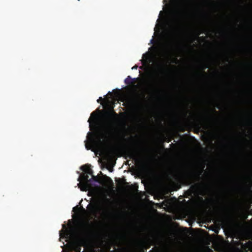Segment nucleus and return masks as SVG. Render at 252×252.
<instances>
[{"instance_id":"nucleus-1","label":"nucleus","mask_w":252,"mask_h":252,"mask_svg":"<svg viewBox=\"0 0 252 252\" xmlns=\"http://www.w3.org/2000/svg\"><path fill=\"white\" fill-rule=\"evenodd\" d=\"M87 138L88 142L85 144L86 148L88 150L94 151L95 150L100 149L102 142L105 143H109L116 138V135L110 131L105 133L95 131L94 133L89 132Z\"/></svg>"},{"instance_id":"nucleus-2","label":"nucleus","mask_w":252,"mask_h":252,"mask_svg":"<svg viewBox=\"0 0 252 252\" xmlns=\"http://www.w3.org/2000/svg\"><path fill=\"white\" fill-rule=\"evenodd\" d=\"M93 232L88 223L83 225V229L75 234L76 240L73 242L75 252H81V247H86L90 242Z\"/></svg>"},{"instance_id":"nucleus-3","label":"nucleus","mask_w":252,"mask_h":252,"mask_svg":"<svg viewBox=\"0 0 252 252\" xmlns=\"http://www.w3.org/2000/svg\"><path fill=\"white\" fill-rule=\"evenodd\" d=\"M81 169L84 172L82 174L78 179L80 182L78 184L79 188L82 191H87L90 187V183L94 181L99 182L98 178L93 175V171L90 168V166L85 164L81 167Z\"/></svg>"},{"instance_id":"nucleus-4","label":"nucleus","mask_w":252,"mask_h":252,"mask_svg":"<svg viewBox=\"0 0 252 252\" xmlns=\"http://www.w3.org/2000/svg\"><path fill=\"white\" fill-rule=\"evenodd\" d=\"M126 153L130 159L134 160L135 161H139V153L133 147L128 148L126 150Z\"/></svg>"},{"instance_id":"nucleus-5","label":"nucleus","mask_w":252,"mask_h":252,"mask_svg":"<svg viewBox=\"0 0 252 252\" xmlns=\"http://www.w3.org/2000/svg\"><path fill=\"white\" fill-rule=\"evenodd\" d=\"M205 167V166H203V168L201 170L198 171L197 173L195 172H186L182 174V177L184 179H187L189 180H190L192 178V176H195L197 177L198 179L200 178V176L202 175V173L203 172V169Z\"/></svg>"},{"instance_id":"nucleus-6","label":"nucleus","mask_w":252,"mask_h":252,"mask_svg":"<svg viewBox=\"0 0 252 252\" xmlns=\"http://www.w3.org/2000/svg\"><path fill=\"white\" fill-rule=\"evenodd\" d=\"M63 229H64L65 230H61L60 231V236L61 237H68V233L67 232V230L66 227V225L65 224L63 225Z\"/></svg>"},{"instance_id":"nucleus-7","label":"nucleus","mask_w":252,"mask_h":252,"mask_svg":"<svg viewBox=\"0 0 252 252\" xmlns=\"http://www.w3.org/2000/svg\"><path fill=\"white\" fill-rule=\"evenodd\" d=\"M96 118V114L95 112H93L91 114L90 118L88 120V122L90 124V127L91 130H92V121H94Z\"/></svg>"},{"instance_id":"nucleus-8","label":"nucleus","mask_w":252,"mask_h":252,"mask_svg":"<svg viewBox=\"0 0 252 252\" xmlns=\"http://www.w3.org/2000/svg\"><path fill=\"white\" fill-rule=\"evenodd\" d=\"M243 189H245L247 191H251L252 189V185L251 183L247 184L245 183L244 186L241 187Z\"/></svg>"},{"instance_id":"nucleus-9","label":"nucleus","mask_w":252,"mask_h":252,"mask_svg":"<svg viewBox=\"0 0 252 252\" xmlns=\"http://www.w3.org/2000/svg\"><path fill=\"white\" fill-rule=\"evenodd\" d=\"M158 69L160 74H163L166 71L165 66L163 64H160L158 66Z\"/></svg>"},{"instance_id":"nucleus-10","label":"nucleus","mask_w":252,"mask_h":252,"mask_svg":"<svg viewBox=\"0 0 252 252\" xmlns=\"http://www.w3.org/2000/svg\"><path fill=\"white\" fill-rule=\"evenodd\" d=\"M125 82L127 85H131L133 83V79L130 76H128L127 77V78L125 80Z\"/></svg>"},{"instance_id":"nucleus-11","label":"nucleus","mask_w":252,"mask_h":252,"mask_svg":"<svg viewBox=\"0 0 252 252\" xmlns=\"http://www.w3.org/2000/svg\"><path fill=\"white\" fill-rule=\"evenodd\" d=\"M154 91L155 93L156 94H159L160 92H161V90L160 89V88L158 87V86L157 85L156 86H155L154 87Z\"/></svg>"},{"instance_id":"nucleus-12","label":"nucleus","mask_w":252,"mask_h":252,"mask_svg":"<svg viewBox=\"0 0 252 252\" xmlns=\"http://www.w3.org/2000/svg\"><path fill=\"white\" fill-rule=\"evenodd\" d=\"M104 178H105V179L106 180V182L109 183L111 185L113 184V181L112 180V179L110 177L105 175L104 176Z\"/></svg>"},{"instance_id":"nucleus-13","label":"nucleus","mask_w":252,"mask_h":252,"mask_svg":"<svg viewBox=\"0 0 252 252\" xmlns=\"http://www.w3.org/2000/svg\"><path fill=\"white\" fill-rule=\"evenodd\" d=\"M113 116H115L116 118L118 117V114L114 111H113L112 113H108V116L110 118H112Z\"/></svg>"},{"instance_id":"nucleus-14","label":"nucleus","mask_w":252,"mask_h":252,"mask_svg":"<svg viewBox=\"0 0 252 252\" xmlns=\"http://www.w3.org/2000/svg\"><path fill=\"white\" fill-rule=\"evenodd\" d=\"M177 44V42L176 40H174L171 44V46L172 47H174L176 46Z\"/></svg>"},{"instance_id":"nucleus-15","label":"nucleus","mask_w":252,"mask_h":252,"mask_svg":"<svg viewBox=\"0 0 252 252\" xmlns=\"http://www.w3.org/2000/svg\"><path fill=\"white\" fill-rule=\"evenodd\" d=\"M175 15H176V20H177L178 21V22L179 21V20H180V18H179V13L177 12H175Z\"/></svg>"},{"instance_id":"nucleus-16","label":"nucleus","mask_w":252,"mask_h":252,"mask_svg":"<svg viewBox=\"0 0 252 252\" xmlns=\"http://www.w3.org/2000/svg\"><path fill=\"white\" fill-rule=\"evenodd\" d=\"M175 30L176 32H178L179 31L180 27L178 25L175 27Z\"/></svg>"},{"instance_id":"nucleus-17","label":"nucleus","mask_w":252,"mask_h":252,"mask_svg":"<svg viewBox=\"0 0 252 252\" xmlns=\"http://www.w3.org/2000/svg\"><path fill=\"white\" fill-rule=\"evenodd\" d=\"M104 99L101 97H100L97 100V102L98 103H100V101H103Z\"/></svg>"},{"instance_id":"nucleus-18","label":"nucleus","mask_w":252,"mask_h":252,"mask_svg":"<svg viewBox=\"0 0 252 252\" xmlns=\"http://www.w3.org/2000/svg\"><path fill=\"white\" fill-rule=\"evenodd\" d=\"M138 67L137 65H135L132 67V69H137Z\"/></svg>"},{"instance_id":"nucleus-19","label":"nucleus","mask_w":252,"mask_h":252,"mask_svg":"<svg viewBox=\"0 0 252 252\" xmlns=\"http://www.w3.org/2000/svg\"><path fill=\"white\" fill-rule=\"evenodd\" d=\"M76 208H77V209H78V206H76V207H74V208H73V211H74Z\"/></svg>"},{"instance_id":"nucleus-20","label":"nucleus","mask_w":252,"mask_h":252,"mask_svg":"<svg viewBox=\"0 0 252 252\" xmlns=\"http://www.w3.org/2000/svg\"><path fill=\"white\" fill-rule=\"evenodd\" d=\"M208 65H204V67H203V69H206V68H208Z\"/></svg>"},{"instance_id":"nucleus-21","label":"nucleus","mask_w":252,"mask_h":252,"mask_svg":"<svg viewBox=\"0 0 252 252\" xmlns=\"http://www.w3.org/2000/svg\"><path fill=\"white\" fill-rule=\"evenodd\" d=\"M250 95L251 96L252 95V92L251 91L250 92Z\"/></svg>"},{"instance_id":"nucleus-22","label":"nucleus","mask_w":252,"mask_h":252,"mask_svg":"<svg viewBox=\"0 0 252 252\" xmlns=\"http://www.w3.org/2000/svg\"><path fill=\"white\" fill-rule=\"evenodd\" d=\"M203 76H206V74L204 72V74L203 75Z\"/></svg>"}]
</instances>
